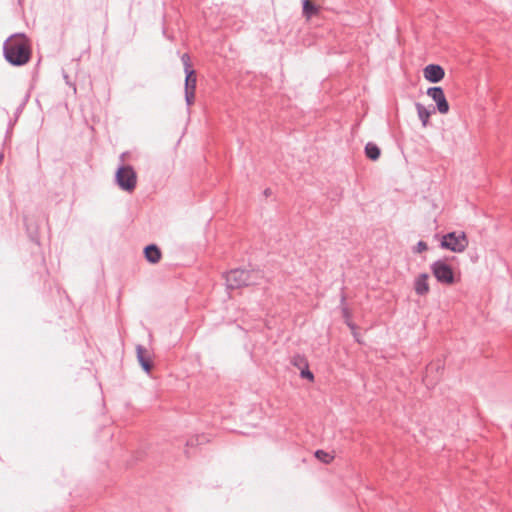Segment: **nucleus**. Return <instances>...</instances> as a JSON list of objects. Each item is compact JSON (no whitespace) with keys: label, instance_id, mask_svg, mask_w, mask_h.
I'll return each instance as SVG.
<instances>
[{"label":"nucleus","instance_id":"nucleus-9","mask_svg":"<svg viewBox=\"0 0 512 512\" xmlns=\"http://www.w3.org/2000/svg\"><path fill=\"white\" fill-rule=\"evenodd\" d=\"M435 278L444 284H448V263L438 260L431 266Z\"/></svg>","mask_w":512,"mask_h":512},{"label":"nucleus","instance_id":"nucleus-21","mask_svg":"<svg viewBox=\"0 0 512 512\" xmlns=\"http://www.w3.org/2000/svg\"><path fill=\"white\" fill-rule=\"evenodd\" d=\"M449 279H450V284L454 283V282H458L460 280V273H455L452 268L450 267V276H449Z\"/></svg>","mask_w":512,"mask_h":512},{"label":"nucleus","instance_id":"nucleus-27","mask_svg":"<svg viewBox=\"0 0 512 512\" xmlns=\"http://www.w3.org/2000/svg\"><path fill=\"white\" fill-rule=\"evenodd\" d=\"M264 194L265 196H269L271 194V190L269 188H267L265 191H264Z\"/></svg>","mask_w":512,"mask_h":512},{"label":"nucleus","instance_id":"nucleus-14","mask_svg":"<svg viewBox=\"0 0 512 512\" xmlns=\"http://www.w3.org/2000/svg\"><path fill=\"white\" fill-rule=\"evenodd\" d=\"M365 154L370 160L376 161L381 155V150L376 144L369 142L365 146Z\"/></svg>","mask_w":512,"mask_h":512},{"label":"nucleus","instance_id":"nucleus-10","mask_svg":"<svg viewBox=\"0 0 512 512\" xmlns=\"http://www.w3.org/2000/svg\"><path fill=\"white\" fill-rule=\"evenodd\" d=\"M144 256L148 262L156 264L161 260L162 253L157 245L149 244L144 248Z\"/></svg>","mask_w":512,"mask_h":512},{"label":"nucleus","instance_id":"nucleus-1","mask_svg":"<svg viewBox=\"0 0 512 512\" xmlns=\"http://www.w3.org/2000/svg\"><path fill=\"white\" fill-rule=\"evenodd\" d=\"M31 45L25 34L11 35L3 44L5 60L13 66H23L31 59Z\"/></svg>","mask_w":512,"mask_h":512},{"label":"nucleus","instance_id":"nucleus-20","mask_svg":"<svg viewBox=\"0 0 512 512\" xmlns=\"http://www.w3.org/2000/svg\"><path fill=\"white\" fill-rule=\"evenodd\" d=\"M428 248L426 242L424 241H419L416 245V247L414 248V252L416 253H421L423 251H426Z\"/></svg>","mask_w":512,"mask_h":512},{"label":"nucleus","instance_id":"nucleus-7","mask_svg":"<svg viewBox=\"0 0 512 512\" xmlns=\"http://www.w3.org/2000/svg\"><path fill=\"white\" fill-rule=\"evenodd\" d=\"M137 360L142 369L149 373L153 368L152 353L142 345L136 346Z\"/></svg>","mask_w":512,"mask_h":512},{"label":"nucleus","instance_id":"nucleus-4","mask_svg":"<svg viewBox=\"0 0 512 512\" xmlns=\"http://www.w3.org/2000/svg\"><path fill=\"white\" fill-rule=\"evenodd\" d=\"M197 84V75L195 70H189L185 73V101L187 106H191L195 101V90Z\"/></svg>","mask_w":512,"mask_h":512},{"label":"nucleus","instance_id":"nucleus-3","mask_svg":"<svg viewBox=\"0 0 512 512\" xmlns=\"http://www.w3.org/2000/svg\"><path fill=\"white\" fill-rule=\"evenodd\" d=\"M115 182L121 190L132 193L137 186V173L131 165L121 164L116 170Z\"/></svg>","mask_w":512,"mask_h":512},{"label":"nucleus","instance_id":"nucleus-26","mask_svg":"<svg viewBox=\"0 0 512 512\" xmlns=\"http://www.w3.org/2000/svg\"><path fill=\"white\" fill-rule=\"evenodd\" d=\"M198 443V438H192L190 440L187 441L186 445L187 446H194Z\"/></svg>","mask_w":512,"mask_h":512},{"label":"nucleus","instance_id":"nucleus-11","mask_svg":"<svg viewBox=\"0 0 512 512\" xmlns=\"http://www.w3.org/2000/svg\"><path fill=\"white\" fill-rule=\"evenodd\" d=\"M428 277H429L428 274L422 273L416 278L415 283H414V289L418 295H425L428 293V291H429Z\"/></svg>","mask_w":512,"mask_h":512},{"label":"nucleus","instance_id":"nucleus-6","mask_svg":"<svg viewBox=\"0 0 512 512\" xmlns=\"http://www.w3.org/2000/svg\"><path fill=\"white\" fill-rule=\"evenodd\" d=\"M427 95L431 97L437 104V109L441 113L448 112V102L446 100L444 91L441 87H430L427 90Z\"/></svg>","mask_w":512,"mask_h":512},{"label":"nucleus","instance_id":"nucleus-13","mask_svg":"<svg viewBox=\"0 0 512 512\" xmlns=\"http://www.w3.org/2000/svg\"><path fill=\"white\" fill-rule=\"evenodd\" d=\"M302 11H303V15L307 19H310L319 13L320 8L318 6H316L315 4H313L310 0H303Z\"/></svg>","mask_w":512,"mask_h":512},{"label":"nucleus","instance_id":"nucleus-5","mask_svg":"<svg viewBox=\"0 0 512 512\" xmlns=\"http://www.w3.org/2000/svg\"><path fill=\"white\" fill-rule=\"evenodd\" d=\"M469 244L467 235L463 231L450 232V251L461 253Z\"/></svg>","mask_w":512,"mask_h":512},{"label":"nucleus","instance_id":"nucleus-15","mask_svg":"<svg viewBox=\"0 0 512 512\" xmlns=\"http://www.w3.org/2000/svg\"><path fill=\"white\" fill-rule=\"evenodd\" d=\"M291 364L297 367L299 370L302 368H307L308 361L304 355L296 354L291 358Z\"/></svg>","mask_w":512,"mask_h":512},{"label":"nucleus","instance_id":"nucleus-18","mask_svg":"<svg viewBox=\"0 0 512 512\" xmlns=\"http://www.w3.org/2000/svg\"><path fill=\"white\" fill-rule=\"evenodd\" d=\"M181 61H182L183 67H184V73H187V71H189V70H194L192 68L191 58L188 53H184L181 56Z\"/></svg>","mask_w":512,"mask_h":512},{"label":"nucleus","instance_id":"nucleus-2","mask_svg":"<svg viewBox=\"0 0 512 512\" xmlns=\"http://www.w3.org/2000/svg\"><path fill=\"white\" fill-rule=\"evenodd\" d=\"M263 279V271L255 269L245 270L236 268L225 273L226 286L231 290L259 285Z\"/></svg>","mask_w":512,"mask_h":512},{"label":"nucleus","instance_id":"nucleus-25","mask_svg":"<svg viewBox=\"0 0 512 512\" xmlns=\"http://www.w3.org/2000/svg\"><path fill=\"white\" fill-rule=\"evenodd\" d=\"M347 326L351 329L352 332L357 331V326L352 321H346Z\"/></svg>","mask_w":512,"mask_h":512},{"label":"nucleus","instance_id":"nucleus-30","mask_svg":"<svg viewBox=\"0 0 512 512\" xmlns=\"http://www.w3.org/2000/svg\"><path fill=\"white\" fill-rule=\"evenodd\" d=\"M2 160H3V154L0 153V163L2 162Z\"/></svg>","mask_w":512,"mask_h":512},{"label":"nucleus","instance_id":"nucleus-19","mask_svg":"<svg viewBox=\"0 0 512 512\" xmlns=\"http://www.w3.org/2000/svg\"><path fill=\"white\" fill-rule=\"evenodd\" d=\"M300 376H301V378L308 379L309 381H313L314 380V375L309 370V365H307V368H302L300 370Z\"/></svg>","mask_w":512,"mask_h":512},{"label":"nucleus","instance_id":"nucleus-24","mask_svg":"<svg viewBox=\"0 0 512 512\" xmlns=\"http://www.w3.org/2000/svg\"><path fill=\"white\" fill-rule=\"evenodd\" d=\"M347 326L351 329L352 332L357 331V326L352 321H346Z\"/></svg>","mask_w":512,"mask_h":512},{"label":"nucleus","instance_id":"nucleus-29","mask_svg":"<svg viewBox=\"0 0 512 512\" xmlns=\"http://www.w3.org/2000/svg\"><path fill=\"white\" fill-rule=\"evenodd\" d=\"M126 153H122L121 156H120V159L122 162H124V157H125Z\"/></svg>","mask_w":512,"mask_h":512},{"label":"nucleus","instance_id":"nucleus-23","mask_svg":"<svg viewBox=\"0 0 512 512\" xmlns=\"http://www.w3.org/2000/svg\"><path fill=\"white\" fill-rule=\"evenodd\" d=\"M64 80L67 85L73 88L74 93H76V85L70 81L69 76L67 74L64 75Z\"/></svg>","mask_w":512,"mask_h":512},{"label":"nucleus","instance_id":"nucleus-12","mask_svg":"<svg viewBox=\"0 0 512 512\" xmlns=\"http://www.w3.org/2000/svg\"><path fill=\"white\" fill-rule=\"evenodd\" d=\"M415 106H416V110H417L419 119L421 120L423 126H426L428 124V119H429L431 113L435 112V108L433 107L432 110H429L421 103H416Z\"/></svg>","mask_w":512,"mask_h":512},{"label":"nucleus","instance_id":"nucleus-16","mask_svg":"<svg viewBox=\"0 0 512 512\" xmlns=\"http://www.w3.org/2000/svg\"><path fill=\"white\" fill-rule=\"evenodd\" d=\"M315 457L325 464L331 463L332 460L334 459V456H332L331 454H329L323 450H317L315 452Z\"/></svg>","mask_w":512,"mask_h":512},{"label":"nucleus","instance_id":"nucleus-8","mask_svg":"<svg viewBox=\"0 0 512 512\" xmlns=\"http://www.w3.org/2000/svg\"><path fill=\"white\" fill-rule=\"evenodd\" d=\"M424 77L432 83L441 81L445 76V71L440 65L429 64L424 68Z\"/></svg>","mask_w":512,"mask_h":512},{"label":"nucleus","instance_id":"nucleus-28","mask_svg":"<svg viewBox=\"0 0 512 512\" xmlns=\"http://www.w3.org/2000/svg\"><path fill=\"white\" fill-rule=\"evenodd\" d=\"M352 334H353V336L355 337V339H356L357 341H359V340H358V333H357V331L352 332Z\"/></svg>","mask_w":512,"mask_h":512},{"label":"nucleus","instance_id":"nucleus-22","mask_svg":"<svg viewBox=\"0 0 512 512\" xmlns=\"http://www.w3.org/2000/svg\"><path fill=\"white\" fill-rule=\"evenodd\" d=\"M441 247L444 249H448V234L442 236Z\"/></svg>","mask_w":512,"mask_h":512},{"label":"nucleus","instance_id":"nucleus-17","mask_svg":"<svg viewBox=\"0 0 512 512\" xmlns=\"http://www.w3.org/2000/svg\"><path fill=\"white\" fill-rule=\"evenodd\" d=\"M345 301H346V297H345V295H342L341 301H340V306H341L342 317L344 318V321L346 322L347 320L351 321V312H350L349 308L347 307Z\"/></svg>","mask_w":512,"mask_h":512}]
</instances>
